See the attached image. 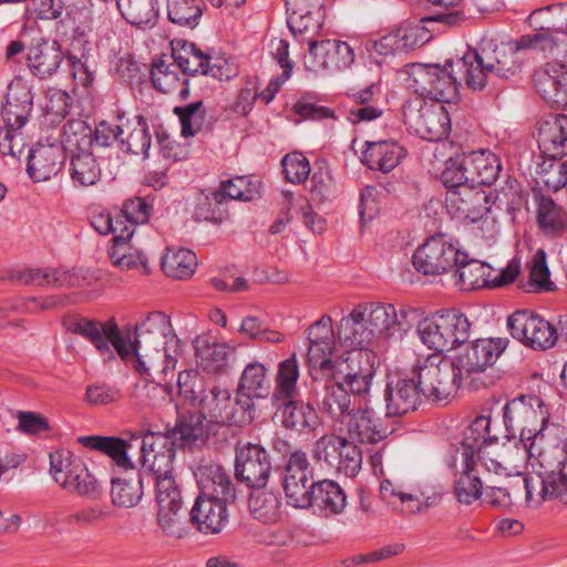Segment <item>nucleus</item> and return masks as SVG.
I'll return each mask as SVG.
<instances>
[{
	"label": "nucleus",
	"mask_w": 567,
	"mask_h": 567,
	"mask_svg": "<svg viewBox=\"0 0 567 567\" xmlns=\"http://www.w3.org/2000/svg\"><path fill=\"white\" fill-rule=\"evenodd\" d=\"M557 42L551 31L526 34L516 41L483 40L477 49H470L458 62L467 84L481 91L496 79H511L518 74L524 62L523 51L534 49L554 53Z\"/></svg>",
	"instance_id": "1"
},
{
	"label": "nucleus",
	"mask_w": 567,
	"mask_h": 567,
	"mask_svg": "<svg viewBox=\"0 0 567 567\" xmlns=\"http://www.w3.org/2000/svg\"><path fill=\"white\" fill-rule=\"evenodd\" d=\"M130 354L125 361H134L141 374L152 371L167 374L176 367L181 354V340L175 333L171 319L164 312L148 313L135 327V340L125 337Z\"/></svg>",
	"instance_id": "2"
},
{
	"label": "nucleus",
	"mask_w": 567,
	"mask_h": 567,
	"mask_svg": "<svg viewBox=\"0 0 567 567\" xmlns=\"http://www.w3.org/2000/svg\"><path fill=\"white\" fill-rule=\"evenodd\" d=\"M414 315V309L398 311L391 303H359L339 321L337 338L347 348H368L375 339L405 330Z\"/></svg>",
	"instance_id": "3"
},
{
	"label": "nucleus",
	"mask_w": 567,
	"mask_h": 567,
	"mask_svg": "<svg viewBox=\"0 0 567 567\" xmlns=\"http://www.w3.org/2000/svg\"><path fill=\"white\" fill-rule=\"evenodd\" d=\"M539 470L520 478L525 503L538 508L546 501L558 499L567 504V431L557 429V441L536 453Z\"/></svg>",
	"instance_id": "4"
},
{
	"label": "nucleus",
	"mask_w": 567,
	"mask_h": 567,
	"mask_svg": "<svg viewBox=\"0 0 567 567\" xmlns=\"http://www.w3.org/2000/svg\"><path fill=\"white\" fill-rule=\"evenodd\" d=\"M503 411L505 439L511 440L518 433L529 458L536 456V440L544 437L550 417L548 406L539 396L522 395L506 403Z\"/></svg>",
	"instance_id": "5"
},
{
	"label": "nucleus",
	"mask_w": 567,
	"mask_h": 567,
	"mask_svg": "<svg viewBox=\"0 0 567 567\" xmlns=\"http://www.w3.org/2000/svg\"><path fill=\"white\" fill-rule=\"evenodd\" d=\"M491 423L489 415H480L464 430L455 462L466 464L468 460H476L486 472L507 475L509 464L501 453L503 446L498 445V436L492 433Z\"/></svg>",
	"instance_id": "6"
},
{
	"label": "nucleus",
	"mask_w": 567,
	"mask_h": 567,
	"mask_svg": "<svg viewBox=\"0 0 567 567\" xmlns=\"http://www.w3.org/2000/svg\"><path fill=\"white\" fill-rule=\"evenodd\" d=\"M464 58L457 59L455 62H446L443 66L439 64H413L410 68L409 76L414 91L437 103H452L457 99L458 84L457 73H461V80L465 82L467 87L473 90L466 82L464 70L460 68L458 62Z\"/></svg>",
	"instance_id": "7"
},
{
	"label": "nucleus",
	"mask_w": 567,
	"mask_h": 567,
	"mask_svg": "<svg viewBox=\"0 0 567 567\" xmlns=\"http://www.w3.org/2000/svg\"><path fill=\"white\" fill-rule=\"evenodd\" d=\"M417 382L424 396L442 401L457 393L463 378L453 360L431 354L417 367Z\"/></svg>",
	"instance_id": "8"
},
{
	"label": "nucleus",
	"mask_w": 567,
	"mask_h": 567,
	"mask_svg": "<svg viewBox=\"0 0 567 567\" xmlns=\"http://www.w3.org/2000/svg\"><path fill=\"white\" fill-rule=\"evenodd\" d=\"M377 355L368 348H349L341 353L334 365L323 374L321 380L339 379L346 381L351 392L357 395L369 393L375 370Z\"/></svg>",
	"instance_id": "9"
},
{
	"label": "nucleus",
	"mask_w": 567,
	"mask_h": 567,
	"mask_svg": "<svg viewBox=\"0 0 567 567\" xmlns=\"http://www.w3.org/2000/svg\"><path fill=\"white\" fill-rule=\"evenodd\" d=\"M176 447L177 443L169 431L146 432L143 436L140 435L136 463L152 476L155 485L162 478H174L172 472Z\"/></svg>",
	"instance_id": "10"
},
{
	"label": "nucleus",
	"mask_w": 567,
	"mask_h": 567,
	"mask_svg": "<svg viewBox=\"0 0 567 567\" xmlns=\"http://www.w3.org/2000/svg\"><path fill=\"white\" fill-rule=\"evenodd\" d=\"M157 526L169 538L182 539L190 533V517L187 518L183 498L174 478H162L155 485Z\"/></svg>",
	"instance_id": "11"
},
{
	"label": "nucleus",
	"mask_w": 567,
	"mask_h": 567,
	"mask_svg": "<svg viewBox=\"0 0 567 567\" xmlns=\"http://www.w3.org/2000/svg\"><path fill=\"white\" fill-rule=\"evenodd\" d=\"M307 336L309 340L306 361L308 372L312 381H319L341 357L336 352V334L331 317L323 315L308 328Z\"/></svg>",
	"instance_id": "12"
},
{
	"label": "nucleus",
	"mask_w": 567,
	"mask_h": 567,
	"mask_svg": "<svg viewBox=\"0 0 567 567\" xmlns=\"http://www.w3.org/2000/svg\"><path fill=\"white\" fill-rule=\"evenodd\" d=\"M66 329L87 339L100 354L113 358L114 348L122 359H127L130 349L125 337L121 333L114 320L97 321L86 318H72L65 321Z\"/></svg>",
	"instance_id": "13"
},
{
	"label": "nucleus",
	"mask_w": 567,
	"mask_h": 567,
	"mask_svg": "<svg viewBox=\"0 0 567 567\" xmlns=\"http://www.w3.org/2000/svg\"><path fill=\"white\" fill-rule=\"evenodd\" d=\"M66 329L87 339L100 354L113 358L114 348L122 359H127L130 349L125 337L121 333L114 320L97 321L86 318H72L65 321Z\"/></svg>",
	"instance_id": "14"
},
{
	"label": "nucleus",
	"mask_w": 567,
	"mask_h": 567,
	"mask_svg": "<svg viewBox=\"0 0 567 567\" xmlns=\"http://www.w3.org/2000/svg\"><path fill=\"white\" fill-rule=\"evenodd\" d=\"M307 45L303 65L315 74H332L348 69L354 61L353 49L344 41L320 37Z\"/></svg>",
	"instance_id": "15"
},
{
	"label": "nucleus",
	"mask_w": 567,
	"mask_h": 567,
	"mask_svg": "<svg viewBox=\"0 0 567 567\" xmlns=\"http://www.w3.org/2000/svg\"><path fill=\"white\" fill-rule=\"evenodd\" d=\"M460 260V249L441 234L426 239L412 256L415 270L424 276L452 272Z\"/></svg>",
	"instance_id": "16"
},
{
	"label": "nucleus",
	"mask_w": 567,
	"mask_h": 567,
	"mask_svg": "<svg viewBox=\"0 0 567 567\" xmlns=\"http://www.w3.org/2000/svg\"><path fill=\"white\" fill-rule=\"evenodd\" d=\"M507 328L513 338L535 350L549 349L558 339L557 330L549 321L527 310L511 315Z\"/></svg>",
	"instance_id": "17"
},
{
	"label": "nucleus",
	"mask_w": 567,
	"mask_h": 567,
	"mask_svg": "<svg viewBox=\"0 0 567 567\" xmlns=\"http://www.w3.org/2000/svg\"><path fill=\"white\" fill-rule=\"evenodd\" d=\"M403 114L405 123L423 140L440 141L450 133L451 118L443 103L420 101L417 107L406 105Z\"/></svg>",
	"instance_id": "18"
},
{
	"label": "nucleus",
	"mask_w": 567,
	"mask_h": 567,
	"mask_svg": "<svg viewBox=\"0 0 567 567\" xmlns=\"http://www.w3.org/2000/svg\"><path fill=\"white\" fill-rule=\"evenodd\" d=\"M172 59L179 70L187 75H209L217 80L229 79V69L226 61L205 55L194 43L183 39H175L171 42Z\"/></svg>",
	"instance_id": "19"
},
{
	"label": "nucleus",
	"mask_w": 567,
	"mask_h": 567,
	"mask_svg": "<svg viewBox=\"0 0 567 567\" xmlns=\"http://www.w3.org/2000/svg\"><path fill=\"white\" fill-rule=\"evenodd\" d=\"M315 484L312 467L306 453H291L285 465L282 480L287 503L296 508H309V493Z\"/></svg>",
	"instance_id": "20"
},
{
	"label": "nucleus",
	"mask_w": 567,
	"mask_h": 567,
	"mask_svg": "<svg viewBox=\"0 0 567 567\" xmlns=\"http://www.w3.org/2000/svg\"><path fill=\"white\" fill-rule=\"evenodd\" d=\"M434 17L422 19L416 23H403L392 32L381 37L373 43L375 53L382 56L408 53L427 43L432 34L424 25L425 21H434ZM435 22H437L435 20Z\"/></svg>",
	"instance_id": "21"
},
{
	"label": "nucleus",
	"mask_w": 567,
	"mask_h": 567,
	"mask_svg": "<svg viewBox=\"0 0 567 567\" xmlns=\"http://www.w3.org/2000/svg\"><path fill=\"white\" fill-rule=\"evenodd\" d=\"M445 206L449 214L461 221L475 223L492 213L489 196L474 184L446 190Z\"/></svg>",
	"instance_id": "22"
},
{
	"label": "nucleus",
	"mask_w": 567,
	"mask_h": 567,
	"mask_svg": "<svg viewBox=\"0 0 567 567\" xmlns=\"http://www.w3.org/2000/svg\"><path fill=\"white\" fill-rule=\"evenodd\" d=\"M271 464L267 451L259 444L248 443L236 452V477L251 488L266 486Z\"/></svg>",
	"instance_id": "23"
},
{
	"label": "nucleus",
	"mask_w": 567,
	"mask_h": 567,
	"mask_svg": "<svg viewBox=\"0 0 567 567\" xmlns=\"http://www.w3.org/2000/svg\"><path fill=\"white\" fill-rule=\"evenodd\" d=\"M506 346L507 342L501 338L480 339L468 346L453 362L464 380L471 374L483 372L492 365Z\"/></svg>",
	"instance_id": "24"
},
{
	"label": "nucleus",
	"mask_w": 567,
	"mask_h": 567,
	"mask_svg": "<svg viewBox=\"0 0 567 567\" xmlns=\"http://www.w3.org/2000/svg\"><path fill=\"white\" fill-rule=\"evenodd\" d=\"M63 60L61 44L55 40L40 38L33 40L27 49L25 65L30 73L40 80L56 74Z\"/></svg>",
	"instance_id": "25"
},
{
	"label": "nucleus",
	"mask_w": 567,
	"mask_h": 567,
	"mask_svg": "<svg viewBox=\"0 0 567 567\" xmlns=\"http://www.w3.org/2000/svg\"><path fill=\"white\" fill-rule=\"evenodd\" d=\"M381 497L405 514L420 513L432 505L431 496L420 487L406 485L398 478H383L380 483Z\"/></svg>",
	"instance_id": "26"
},
{
	"label": "nucleus",
	"mask_w": 567,
	"mask_h": 567,
	"mask_svg": "<svg viewBox=\"0 0 567 567\" xmlns=\"http://www.w3.org/2000/svg\"><path fill=\"white\" fill-rule=\"evenodd\" d=\"M76 442L83 447L107 455L124 470L133 468L136 464L134 451L140 444V435H132L128 441L115 436L84 435L79 436Z\"/></svg>",
	"instance_id": "27"
},
{
	"label": "nucleus",
	"mask_w": 567,
	"mask_h": 567,
	"mask_svg": "<svg viewBox=\"0 0 567 567\" xmlns=\"http://www.w3.org/2000/svg\"><path fill=\"white\" fill-rule=\"evenodd\" d=\"M316 403L319 411L326 417L334 422H341L352 411L351 395L339 379L315 381Z\"/></svg>",
	"instance_id": "28"
},
{
	"label": "nucleus",
	"mask_w": 567,
	"mask_h": 567,
	"mask_svg": "<svg viewBox=\"0 0 567 567\" xmlns=\"http://www.w3.org/2000/svg\"><path fill=\"white\" fill-rule=\"evenodd\" d=\"M230 502L197 496L189 512L192 525L202 534L216 535L229 520Z\"/></svg>",
	"instance_id": "29"
},
{
	"label": "nucleus",
	"mask_w": 567,
	"mask_h": 567,
	"mask_svg": "<svg viewBox=\"0 0 567 567\" xmlns=\"http://www.w3.org/2000/svg\"><path fill=\"white\" fill-rule=\"evenodd\" d=\"M538 93L556 107L567 106V66L558 61L548 62L534 74Z\"/></svg>",
	"instance_id": "30"
},
{
	"label": "nucleus",
	"mask_w": 567,
	"mask_h": 567,
	"mask_svg": "<svg viewBox=\"0 0 567 567\" xmlns=\"http://www.w3.org/2000/svg\"><path fill=\"white\" fill-rule=\"evenodd\" d=\"M199 487L198 496L234 503L236 501V486L233 477L219 464H207L198 467L196 472Z\"/></svg>",
	"instance_id": "31"
},
{
	"label": "nucleus",
	"mask_w": 567,
	"mask_h": 567,
	"mask_svg": "<svg viewBox=\"0 0 567 567\" xmlns=\"http://www.w3.org/2000/svg\"><path fill=\"white\" fill-rule=\"evenodd\" d=\"M340 423L353 442L374 444L388 435L386 429L380 424L370 408L352 409Z\"/></svg>",
	"instance_id": "32"
},
{
	"label": "nucleus",
	"mask_w": 567,
	"mask_h": 567,
	"mask_svg": "<svg viewBox=\"0 0 567 567\" xmlns=\"http://www.w3.org/2000/svg\"><path fill=\"white\" fill-rule=\"evenodd\" d=\"M28 159L29 176L35 183H40L50 179L60 172L65 154L62 152V146L55 142L48 144L39 142L30 151Z\"/></svg>",
	"instance_id": "33"
},
{
	"label": "nucleus",
	"mask_w": 567,
	"mask_h": 567,
	"mask_svg": "<svg viewBox=\"0 0 567 567\" xmlns=\"http://www.w3.org/2000/svg\"><path fill=\"white\" fill-rule=\"evenodd\" d=\"M423 391L414 379H399L386 385L384 399L388 416H400L416 410Z\"/></svg>",
	"instance_id": "34"
},
{
	"label": "nucleus",
	"mask_w": 567,
	"mask_h": 567,
	"mask_svg": "<svg viewBox=\"0 0 567 567\" xmlns=\"http://www.w3.org/2000/svg\"><path fill=\"white\" fill-rule=\"evenodd\" d=\"M33 95L29 81L14 76L8 87L7 101L2 109V120L24 125L31 113Z\"/></svg>",
	"instance_id": "35"
},
{
	"label": "nucleus",
	"mask_w": 567,
	"mask_h": 567,
	"mask_svg": "<svg viewBox=\"0 0 567 567\" xmlns=\"http://www.w3.org/2000/svg\"><path fill=\"white\" fill-rule=\"evenodd\" d=\"M538 147L543 156L559 158L567 154V115L558 114L539 124Z\"/></svg>",
	"instance_id": "36"
},
{
	"label": "nucleus",
	"mask_w": 567,
	"mask_h": 567,
	"mask_svg": "<svg viewBox=\"0 0 567 567\" xmlns=\"http://www.w3.org/2000/svg\"><path fill=\"white\" fill-rule=\"evenodd\" d=\"M456 478L454 493L458 502L470 505L483 494V482L480 477L481 470H485L476 460H468L466 464L455 462Z\"/></svg>",
	"instance_id": "37"
},
{
	"label": "nucleus",
	"mask_w": 567,
	"mask_h": 567,
	"mask_svg": "<svg viewBox=\"0 0 567 567\" xmlns=\"http://www.w3.org/2000/svg\"><path fill=\"white\" fill-rule=\"evenodd\" d=\"M363 152V163L370 169L389 173L394 169L405 156V151L396 142H367Z\"/></svg>",
	"instance_id": "38"
},
{
	"label": "nucleus",
	"mask_w": 567,
	"mask_h": 567,
	"mask_svg": "<svg viewBox=\"0 0 567 567\" xmlns=\"http://www.w3.org/2000/svg\"><path fill=\"white\" fill-rule=\"evenodd\" d=\"M309 494V507H316L327 517L342 513L347 505L343 489L330 480L317 482Z\"/></svg>",
	"instance_id": "39"
},
{
	"label": "nucleus",
	"mask_w": 567,
	"mask_h": 567,
	"mask_svg": "<svg viewBox=\"0 0 567 567\" xmlns=\"http://www.w3.org/2000/svg\"><path fill=\"white\" fill-rule=\"evenodd\" d=\"M460 262L454 267V285L463 290H474L489 287V276L494 271L489 265L480 260H467L466 254L460 251Z\"/></svg>",
	"instance_id": "40"
},
{
	"label": "nucleus",
	"mask_w": 567,
	"mask_h": 567,
	"mask_svg": "<svg viewBox=\"0 0 567 567\" xmlns=\"http://www.w3.org/2000/svg\"><path fill=\"white\" fill-rule=\"evenodd\" d=\"M25 285L71 288L84 280L75 270L64 268H33L23 270L18 277Z\"/></svg>",
	"instance_id": "41"
},
{
	"label": "nucleus",
	"mask_w": 567,
	"mask_h": 567,
	"mask_svg": "<svg viewBox=\"0 0 567 567\" xmlns=\"http://www.w3.org/2000/svg\"><path fill=\"white\" fill-rule=\"evenodd\" d=\"M504 6V0H462L456 10L439 13L433 18L451 28L468 23L478 14L494 12Z\"/></svg>",
	"instance_id": "42"
},
{
	"label": "nucleus",
	"mask_w": 567,
	"mask_h": 567,
	"mask_svg": "<svg viewBox=\"0 0 567 567\" xmlns=\"http://www.w3.org/2000/svg\"><path fill=\"white\" fill-rule=\"evenodd\" d=\"M470 182L474 185H492L502 172L501 158L489 150H478L465 153Z\"/></svg>",
	"instance_id": "43"
},
{
	"label": "nucleus",
	"mask_w": 567,
	"mask_h": 567,
	"mask_svg": "<svg viewBox=\"0 0 567 567\" xmlns=\"http://www.w3.org/2000/svg\"><path fill=\"white\" fill-rule=\"evenodd\" d=\"M300 368L296 353L280 361L274 378V390L271 393L272 404H279L282 400L296 399L299 394L298 382Z\"/></svg>",
	"instance_id": "44"
},
{
	"label": "nucleus",
	"mask_w": 567,
	"mask_h": 567,
	"mask_svg": "<svg viewBox=\"0 0 567 567\" xmlns=\"http://www.w3.org/2000/svg\"><path fill=\"white\" fill-rule=\"evenodd\" d=\"M151 78L154 87L165 94L178 92L183 97L188 95L186 86L188 80L174 60L173 62H167L164 58L154 60Z\"/></svg>",
	"instance_id": "45"
},
{
	"label": "nucleus",
	"mask_w": 567,
	"mask_h": 567,
	"mask_svg": "<svg viewBox=\"0 0 567 567\" xmlns=\"http://www.w3.org/2000/svg\"><path fill=\"white\" fill-rule=\"evenodd\" d=\"M275 405L281 410V424L286 429L305 432L311 430L317 423V413L308 403L288 399Z\"/></svg>",
	"instance_id": "46"
},
{
	"label": "nucleus",
	"mask_w": 567,
	"mask_h": 567,
	"mask_svg": "<svg viewBox=\"0 0 567 567\" xmlns=\"http://www.w3.org/2000/svg\"><path fill=\"white\" fill-rule=\"evenodd\" d=\"M530 28L538 32H567V4L554 3L534 10L527 18Z\"/></svg>",
	"instance_id": "47"
},
{
	"label": "nucleus",
	"mask_w": 567,
	"mask_h": 567,
	"mask_svg": "<svg viewBox=\"0 0 567 567\" xmlns=\"http://www.w3.org/2000/svg\"><path fill=\"white\" fill-rule=\"evenodd\" d=\"M198 363L209 372H218L227 365L233 348L226 343L210 342L207 337L194 340Z\"/></svg>",
	"instance_id": "48"
},
{
	"label": "nucleus",
	"mask_w": 567,
	"mask_h": 567,
	"mask_svg": "<svg viewBox=\"0 0 567 567\" xmlns=\"http://www.w3.org/2000/svg\"><path fill=\"white\" fill-rule=\"evenodd\" d=\"M536 220L539 228L547 235H556L567 227V214L550 197L537 194Z\"/></svg>",
	"instance_id": "49"
},
{
	"label": "nucleus",
	"mask_w": 567,
	"mask_h": 567,
	"mask_svg": "<svg viewBox=\"0 0 567 567\" xmlns=\"http://www.w3.org/2000/svg\"><path fill=\"white\" fill-rule=\"evenodd\" d=\"M230 396L229 390L214 385L207 391L203 390L194 405L198 406L199 413L206 421L221 424L224 414L230 406Z\"/></svg>",
	"instance_id": "50"
},
{
	"label": "nucleus",
	"mask_w": 567,
	"mask_h": 567,
	"mask_svg": "<svg viewBox=\"0 0 567 567\" xmlns=\"http://www.w3.org/2000/svg\"><path fill=\"white\" fill-rule=\"evenodd\" d=\"M122 17L138 28L154 27L158 18L157 0H118Z\"/></svg>",
	"instance_id": "51"
},
{
	"label": "nucleus",
	"mask_w": 567,
	"mask_h": 567,
	"mask_svg": "<svg viewBox=\"0 0 567 567\" xmlns=\"http://www.w3.org/2000/svg\"><path fill=\"white\" fill-rule=\"evenodd\" d=\"M101 174V167L91 152L71 154L70 176L75 187L95 185L100 181Z\"/></svg>",
	"instance_id": "52"
},
{
	"label": "nucleus",
	"mask_w": 567,
	"mask_h": 567,
	"mask_svg": "<svg viewBox=\"0 0 567 567\" xmlns=\"http://www.w3.org/2000/svg\"><path fill=\"white\" fill-rule=\"evenodd\" d=\"M267 368L259 361L248 363L239 379L237 391L254 399H265L270 393V382Z\"/></svg>",
	"instance_id": "53"
},
{
	"label": "nucleus",
	"mask_w": 567,
	"mask_h": 567,
	"mask_svg": "<svg viewBox=\"0 0 567 567\" xmlns=\"http://www.w3.org/2000/svg\"><path fill=\"white\" fill-rule=\"evenodd\" d=\"M248 506L251 516L264 524H275L280 519L281 503L272 492L256 488L249 496Z\"/></svg>",
	"instance_id": "54"
},
{
	"label": "nucleus",
	"mask_w": 567,
	"mask_h": 567,
	"mask_svg": "<svg viewBox=\"0 0 567 567\" xmlns=\"http://www.w3.org/2000/svg\"><path fill=\"white\" fill-rule=\"evenodd\" d=\"M196 267V255L186 248H167L162 261L163 271L174 279L190 277L195 272Z\"/></svg>",
	"instance_id": "55"
},
{
	"label": "nucleus",
	"mask_w": 567,
	"mask_h": 567,
	"mask_svg": "<svg viewBox=\"0 0 567 567\" xmlns=\"http://www.w3.org/2000/svg\"><path fill=\"white\" fill-rule=\"evenodd\" d=\"M92 130L83 120H70L61 130L62 152L75 154L78 152L89 151L92 145Z\"/></svg>",
	"instance_id": "56"
},
{
	"label": "nucleus",
	"mask_w": 567,
	"mask_h": 567,
	"mask_svg": "<svg viewBox=\"0 0 567 567\" xmlns=\"http://www.w3.org/2000/svg\"><path fill=\"white\" fill-rule=\"evenodd\" d=\"M443 328L442 316L440 312H435L419 321L416 332L424 346L430 350L441 353L451 350L449 339L445 338V330H442Z\"/></svg>",
	"instance_id": "57"
},
{
	"label": "nucleus",
	"mask_w": 567,
	"mask_h": 567,
	"mask_svg": "<svg viewBox=\"0 0 567 567\" xmlns=\"http://www.w3.org/2000/svg\"><path fill=\"white\" fill-rule=\"evenodd\" d=\"M324 21L323 9L310 11L287 18V23L296 38L302 43H310L321 37L320 31Z\"/></svg>",
	"instance_id": "58"
},
{
	"label": "nucleus",
	"mask_w": 567,
	"mask_h": 567,
	"mask_svg": "<svg viewBox=\"0 0 567 567\" xmlns=\"http://www.w3.org/2000/svg\"><path fill=\"white\" fill-rule=\"evenodd\" d=\"M203 0H167V17L174 24L194 29L203 14Z\"/></svg>",
	"instance_id": "59"
},
{
	"label": "nucleus",
	"mask_w": 567,
	"mask_h": 567,
	"mask_svg": "<svg viewBox=\"0 0 567 567\" xmlns=\"http://www.w3.org/2000/svg\"><path fill=\"white\" fill-rule=\"evenodd\" d=\"M61 488L89 499H97L101 495L100 483L84 462L75 468Z\"/></svg>",
	"instance_id": "60"
},
{
	"label": "nucleus",
	"mask_w": 567,
	"mask_h": 567,
	"mask_svg": "<svg viewBox=\"0 0 567 567\" xmlns=\"http://www.w3.org/2000/svg\"><path fill=\"white\" fill-rule=\"evenodd\" d=\"M125 137H121V144L125 147L126 152L147 156L151 146V135L147 124L142 116L136 117L135 123H124Z\"/></svg>",
	"instance_id": "61"
},
{
	"label": "nucleus",
	"mask_w": 567,
	"mask_h": 567,
	"mask_svg": "<svg viewBox=\"0 0 567 567\" xmlns=\"http://www.w3.org/2000/svg\"><path fill=\"white\" fill-rule=\"evenodd\" d=\"M445 330V338L449 339L451 350L465 343L470 338L471 323L467 317L456 309H449L440 312Z\"/></svg>",
	"instance_id": "62"
},
{
	"label": "nucleus",
	"mask_w": 567,
	"mask_h": 567,
	"mask_svg": "<svg viewBox=\"0 0 567 567\" xmlns=\"http://www.w3.org/2000/svg\"><path fill=\"white\" fill-rule=\"evenodd\" d=\"M255 416L256 405L254 398L237 391L235 400H230V406L227 408L221 424L244 426L250 424Z\"/></svg>",
	"instance_id": "63"
},
{
	"label": "nucleus",
	"mask_w": 567,
	"mask_h": 567,
	"mask_svg": "<svg viewBox=\"0 0 567 567\" xmlns=\"http://www.w3.org/2000/svg\"><path fill=\"white\" fill-rule=\"evenodd\" d=\"M50 473L55 483L61 487L66 480L83 463V460L70 450L59 449L50 453Z\"/></svg>",
	"instance_id": "64"
}]
</instances>
